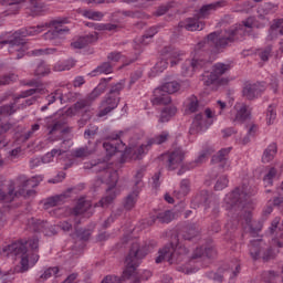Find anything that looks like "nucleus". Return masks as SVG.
<instances>
[{
  "label": "nucleus",
  "mask_w": 283,
  "mask_h": 283,
  "mask_svg": "<svg viewBox=\"0 0 283 283\" xmlns=\"http://www.w3.org/2000/svg\"><path fill=\"white\" fill-rule=\"evenodd\" d=\"M65 23H67V18H59L49 23L20 29L14 33H3L0 35V48L9 45L10 54H15V59H23L25 52H28V44L23 39L41 34L44 28H52L43 34L44 41H50L53 45H61V39H63L64 34L70 33V28L65 27Z\"/></svg>",
  "instance_id": "f257e3e1"
},
{
  "label": "nucleus",
  "mask_w": 283,
  "mask_h": 283,
  "mask_svg": "<svg viewBox=\"0 0 283 283\" xmlns=\"http://www.w3.org/2000/svg\"><path fill=\"white\" fill-rule=\"evenodd\" d=\"M255 25V19L249 17L233 29L224 31H214L207 35V38L199 42L195 49V56L191 62H188L192 70H198L207 63V59L200 57V50L207 46H213L217 52H224L235 41H240V36H251V30Z\"/></svg>",
  "instance_id": "f03ea898"
},
{
  "label": "nucleus",
  "mask_w": 283,
  "mask_h": 283,
  "mask_svg": "<svg viewBox=\"0 0 283 283\" xmlns=\"http://www.w3.org/2000/svg\"><path fill=\"white\" fill-rule=\"evenodd\" d=\"M39 238L33 237L29 241H15L0 249L2 258H20V265L14 268V273H25L39 262Z\"/></svg>",
  "instance_id": "7ed1b4c3"
},
{
  "label": "nucleus",
  "mask_w": 283,
  "mask_h": 283,
  "mask_svg": "<svg viewBox=\"0 0 283 283\" xmlns=\"http://www.w3.org/2000/svg\"><path fill=\"white\" fill-rule=\"evenodd\" d=\"M159 255L155 259L156 264H160L163 260H167L169 264H180L187 255L189 249L180 244L178 235L171 237V241L158 251Z\"/></svg>",
  "instance_id": "20e7f679"
},
{
  "label": "nucleus",
  "mask_w": 283,
  "mask_h": 283,
  "mask_svg": "<svg viewBox=\"0 0 283 283\" xmlns=\"http://www.w3.org/2000/svg\"><path fill=\"white\" fill-rule=\"evenodd\" d=\"M148 253L149 245L138 242L132 243L128 254L125 258V270L122 280H129V277L134 276L138 266H140V262H143L144 258H147Z\"/></svg>",
  "instance_id": "39448f33"
},
{
  "label": "nucleus",
  "mask_w": 283,
  "mask_h": 283,
  "mask_svg": "<svg viewBox=\"0 0 283 283\" xmlns=\"http://www.w3.org/2000/svg\"><path fill=\"white\" fill-rule=\"evenodd\" d=\"M255 193H258L255 188H249V186L237 187L226 196L224 207L228 211H242Z\"/></svg>",
  "instance_id": "423d86ee"
},
{
  "label": "nucleus",
  "mask_w": 283,
  "mask_h": 283,
  "mask_svg": "<svg viewBox=\"0 0 283 283\" xmlns=\"http://www.w3.org/2000/svg\"><path fill=\"white\" fill-rule=\"evenodd\" d=\"M231 70V64L217 63L212 66V71L203 75V84L209 87V85H217V87H224L229 85L228 77H222L227 72Z\"/></svg>",
  "instance_id": "0eeeda50"
},
{
  "label": "nucleus",
  "mask_w": 283,
  "mask_h": 283,
  "mask_svg": "<svg viewBox=\"0 0 283 283\" xmlns=\"http://www.w3.org/2000/svg\"><path fill=\"white\" fill-rule=\"evenodd\" d=\"M65 120H54L53 124L48 125L46 129L49 130V143H55V140H62V145L70 143L72 140V127H65ZM65 127V128H63Z\"/></svg>",
  "instance_id": "6e6552de"
},
{
  "label": "nucleus",
  "mask_w": 283,
  "mask_h": 283,
  "mask_svg": "<svg viewBox=\"0 0 283 283\" xmlns=\"http://www.w3.org/2000/svg\"><path fill=\"white\" fill-rule=\"evenodd\" d=\"M18 190H13V198L22 196V198H32V196L36 195L34 187H39V180L36 178L28 179L27 176L20 175L17 178Z\"/></svg>",
  "instance_id": "1a4fd4ad"
},
{
  "label": "nucleus",
  "mask_w": 283,
  "mask_h": 283,
  "mask_svg": "<svg viewBox=\"0 0 283 283\" xmlns=\"http://www.w3.org/2000/svg\"><path fill=\"white\" fill-rule=\"evenodd\" d=\"M105 182L108 185L107 188V196H105L104 198H102L96 205L95 207H109V205H112L116 198V192L112 191V189H114L116 187V185L118 184V171L113 170V171H106L105 172Z\"/></svg>",
  "instance_id": "9d476101"
},
{
  "label": "nucleus",
  "mask_w": 283,
  "mask_h": 283,
  "mask_svg": "<svg viewBox=\"0 0 283 283\" xmlns=\"http://www.w3.org/2000/svg\"><path fill=\"white\" fill-rule=\"evenodd\" d=\"M266 92V83L264 82H245L243 84L242 88V96L243 98H247V101H255L256 98H260L262 94Z\"/></svg>",
  "instance_id": "9b49d317"
},
{
  "label": "nucleus",
  "mask_w": 283,
  "mask_h": 283,
  "mask_svg": "<svg viewBox=\"0 0 283 283\" xmlns=\"http://www.w3.org/2000/svg\"><path fill=\"white\" fill-rule=\"evenodd\" d=\"M185 150L182 148H176L172 151L161 156V160L165 161L166 169L168 171H175L185 160Z\"/></svg>",
  "instance_id": "f8f14e48"
},
{
  "label": "nucleus",
  "mask_w": 283,
  "mask_h": 283,
  "mask_svg": "<svg viewBox=\"0 0 283 283\" xmlns=\"http://www.w3.org/2000/svg\"><path fill=\"white\" fill-rule=\"evenodd\" d=\"M118 103H120V97L107 94L101 102L99 111L97 113L98 118H103V116H107V114L114 112V109L118 107Z\"/></svg>",
  "instance_id": "ddd939ff"
},
{
  "label": "nucleus",
  "mask_w": 283,
  "mask_h": 283,
  "mask_svg": "<svg viewBox=\"0 0 283 283\" xmlns=\"http://www.w3.org/2000/svg\"><path fill=\"white\" fill-rule=\"evenodd\" d=\"M213 150L211 149H205L200 153L197 159H195L192 163L186 164L181 166V169L178 170V176H182L185 171H189L191 169H196V167H199V165H202L203 163H207V158L211 156Z\"/></svg>",
  "instance_id": "4468645a"
},
{
  "label": "nucleus",
  "mask_w": 283,
  "mask_h": 283,
  "mask_svg": "<svg viewBox=\"0 0 283 283\" xmlns=\"http://www.w3.org/2000/svg\"><path fill=\"white\" fill-rule=\"evenodd\" d=\"M224 273H231L230 277H238V273H240V265H235V270L232 268H219L217 272H209L207 276L209 280H213V282L222 283L224 280Z\"/></svg>",
  "instance_id": "2eb2a0df"
},
{
  "label": "nucleus",
  "mask_w": 283,
  "mask_h": 283,
  "mask_svg": "<svg viewBox=\"0 0 283 283\" xmlns=\"http://www.w3.org/2000/svg\"><path fill=\"white\" fill-rule=\"evenodd\" d=\"M266 248V243L262 239H254L250 241L249 253L252 260H260V254Z\"/></svg>",
  "instance_id": "dca6fc26"
},
{
  "label": "nucleus",
  "mask_w": 283,
  "mask_h": 283,
  "mask_svg": "<svg viewBox=\"0 0 283 283\" xmlns=\"http://www.w3.org/2000/svg\"><path fill=\"white\" fill-rule=\"evenodd\" d=\"M160 54L165 60L170 59V65L174 66L178 65V62L180 61L178 57L182 56L184 53L172 46H165L161 49Z\"/></svg>",
  "instance_id": "f3484780"
},
{
  "label": "nucleus",
  "mask_w": 283,
  "mask_h": 283,
  "mask_svg": "<svg viewBox=\"0 0 283 283\" xmlns=\"http://www.w3.org/2000/svg\"><path fill=\"white\" fill-rule=\"evenodd\" d=\"M227 6V1L221 0L210 4H205L200 8V10L196 13L197 19H207L209 14H211V10H218V8H224Z\"/></svg>",
  "instance_id": "a211bd4d"
},
{
  "label": "nucleus",
  "mask_w": 283,
  "mask_h": 283,
  "mask_svg": "<svg viewBox=\"0 0 283 283\" xmlns=\"http://www.w3.org/2000/svg\"><path fill=\"white\" fill-rule=\"evenodd\" d=\"M96 41H98V36L96 34H88L81 36L75 42L71 43V48L74 50H83V48H87L90 43H96Z\"/></svg>",
  "instance_id": "6ab92c4d"
},
{
  "label": "nucleus",
  "mask_w": 283,
  "mask_h": 283,
  "mask_svg": "<svg viewBox=\"0 0 283 283\" xmlns=\"http://www.w3.org/2000/svg\"><path fill=\"white\" fill-rule=\"evenodd\" d=\"M116 140H118V135H116L112 139V142H105L103 144V147H104L107 156H109V157L114 156V154H116V151H120L125 147V144L123 142H119V144H118Z\"/></svg>",
  "instance_id": "aec40b11"
},
{
  "label": "nucleus",
  "mask_w": 283,
  "mask_h": 283,
  "mask_svg": "<svg viewBox=\"0 0 283 283\" xmlns=\"http://www.w3.org/2000/svg\"><path fill=\"white\" fill-rule=\"evenodd\" d=\"M157 220H159L161 224H169V222L174 220V212H171V210H166L164 212H159L157 216L150 217V220L148 221L149 227L156 224Z\"/></svg>",
  "instance_id": "412c9836"
},
{
  "label": "nucleus",
  "mask_w": 283,
  "mask_h": 283,
  "mask_svg": "<svg viewBox=\"0 0 283 283\" xmlns=\"http://www.w3.org/2000/svg\"><path fill=\"white\" fill-rule=\"evenodd\" d=\"M230 153L231 147L222 148L221 150L218 151L217 155L212 156L211 163L213 165H218V163H220L219 167H221V169H224V167H227V156H229Z\"/></svg>",
  "instance_id": "4be33fe9"
},
{
  "label": "nucleus",
  "mask_w": 283,
  "mask_h": 283,
  "mask_svg": "<svg viewBox=\"0 0 283 283\" xmlns=\"http://www.w3.org/2000/svg\"><path fill=\"white\" fill-rule=\"evenodd\" d=\"M247 120H251V109H249L247 104H242L241 107L237 111L234 123H244Z\"/></svg>",
  "instance_id": "5701e85b"
},
{
  "label": "nucleus",
  "mask_w": 283,
  "mask_h": 283,
  "mask_svg": "<svg viewBox=\"0 0 283 283\" xmlns=\"http://www.w3.org/2000/svg\"><path fill=\"white\" fill-rule=\"evenodd\" d=\"M92 209V201L85 200V198H81L76 206L73 208V216H83L86 211Z\"/></svg>",
  "instance_id": "b1692460"
},
{
  "label": "nucleus",
  "mask_w": 283,
  "mask_h": 283,
  "mask_svg": "<svg viewBox=\"0 0 283 283\" xmlns=\"http://www.w3.org/2000/svg\"><path fill=\"white\" fill-rule=\"evenodd\" d=\"M197 235H200V228H198L196 223L188 224L184 228V240H193V238H197Z\"/></svg>",
  "instance_id": "393cba45"
},
{
  "label": "nucleus",
  "mask_w": 283,
  "mask_h": 283,
  "mask_svg": "<svg viewBox=\"0 0 283 283\" xmlns=\"http://www.w3.org/2000/svg\"><path fill=\"white\" fill-rule=\"evenodd\" d=\"M180 90V84L178 82H166L160 88L155 90V94H160V92H165V94H176Z\"/></svg>",
  "instance_id": "a878e982"
},
{
  "label": "nucleus",
  "mask_w": 283,
  "mask_h": 283,
  "mask_svg": "<svg viewBox=\"0 0 283 283\" xmlns=\"http://www.w3.org/2000/svg\"><path fill=\"white\" fill-rule=\"evenodd\" d=\"M205 28V24L200 22V18H198L197 14H195L193 18L186 19V30L188 32H196V30H202Z\"/></svg>",
  "instance_id": "bb28decb"
},
{
  "label": "nucleus",
  "mask_w": 283,
  "mask_h": 283,
  "mask_svg": "<svg viewBox=\"0 0 283 283\" xmlns=\"http://www.w3.org/2000/svg\"><path fill=\"white\" fill-rule=\"evenodd\" d=\"M90 105H92V103L86 98L84 99H78L73 107H70L66 111L67 116H74L76 114V112H81V109H85V107H90Z\"/></svg>",
  "instance_id": "cd10ccee"
},
{
  "label": "nucleus",
  "mask_w": 283,
  "mask_h": 283,
  "mask_svg": "<svg viewBox=\"0 0 283 283\" xmlns=\"http://www.w3.org/2000/svg\"><path fill=\"white\" fill-rule=\"evenodd\" d=\"M136 200H138V190H133L124 199V209H126V211H132V209L136 207Z\"/></svg>",
  "instance_id": "c85d7f7f"
},
{
  "label": "nucleus",
  "mask_w": 283,
  "mask_h": 283,
  "mask_svg": "<svg viewBox=\"0 0 283 283\" xmlns=\"http://www.w3.org/2000/svg\"><path fill=\"white\" fill-rule=\"evenodd\" d=\"M191 191V181L189 179H182L179 190L175 191V196L180 200L185 198Z\"/></svg>",
  "instance_id": "c756f323"
},
{
  "label": "nucleus",
  "mask_w": 283,
  "mask_h": 283,
  "mask_svg": "<svg viewBox=\"0 0 283 283\" xmlns=\"http://www.w3.org/2000/svg\"><path fill=\"white\" fill-rule=\"evenodd\" d=\"M176 112H178V108H176L175 106L165 107L161 111L159 123H169L172 116H176Z\"/></svg>",
  "instance_id": "7c9ffc66"
},
{
  "label": "nucleus",
  "mask_w": 283,
  "mask_h": 283,
  "mask_svg": "<svg viewBox=\"0 0 283 283\" xmlns=\"http://www.w3.org/2000/svg\"><path fill=\"white\" fill-rule=\"evenodd\" d=\"M92 154H94V145L83 146V147L76 148L73 151L74 158H87V156H92Z\"/></svg>",
  "instance_id": "2f4dec72"
},
{
  "label": "nucleus",
  "mask_w": 283,
  "mask_h": 283,
  "mask_svg": "<svg viewBox=\"0 0 283 283\" xmlns=\"http://www.w3.org/2000/svg\"><path fill=\"white\" fill-rule=\"evenodd\" d=\"M275 154H277V145L271 144L263 153L262 163H271L275 158Z\"/></svg>",
  "instance_id": "473e14b6"
},
{
  "label": "nucleus",
  "mask_w": 283,
  "mask_h": 283,
  "mask_svg": "<svg viewBox=\"0 0 283 283\" xmlns=\"http://www.w3.org/2000/svg\"><path fill=\"white\" fill-rule=\"evenodd\" d=\"M46 222L48 221H44V220H41V219L31 218V219L28 220V227L31 228L32 231L43 233Z\"/></svg>",
  "instance_id": "72a5a7b5"
},
{
  "label": "nucleus",
  "mask_w": 283,
  "mask_h": 283,
  "mask_svg": "<svg viewBox=\"0 0 283 283\" xmlns=\"http://www.w3.org/2000/svg\"><path fill=\"white\" fill-rule=\"evenodd\" d=\"M65 198H67L65 193L51 197L46 199L44 207L45 209H50V207H57V205H63V202L65 201Z\"/></svg>",
  "instance_id": "f704fd0d"
},
{
  "label": "nucleus",
  "mask_w": 283,
  "mask_h": 283,
  "mask_svg": "<svg viewBox=\"0 0 283 283\" xmlns=\"http://www.w3.org/2000/svg\"><path fill=\"white\" fill-rule=\"evenodd\" d=\"M196 198L200 205L209 207V205H211V200H213V193L209 192V190H201Z\"/></svg>",
  "instance_id": "c9c22d12"
},
{
  "label": "nucleus",
  "mask_w": 283,
  "mask_h": 283,
  "mask_svg": "<svg viewBox=\"0 0 283 283\" xmlns=\"http://www.w3.org/2000/svg\"><path fill=\"white\" fill-rule=\"evenodd\" d=\"M8 189V193L0 189V202H12L14 200V182H11Z\"/></svg>",
  "instance_id": "e433bc0d"
},
{
  "label": "nucleus",
  "mask_w": 283,
  "mask_h": 283,
  "mask_svg": "<svg viewBox=\"0 0 283 283\" xmlns=\"http://www.w3.org/2000/svg\"><path fill=\"white\" fill-rule=\"evenodd\" d=\"M21 84L25 85L27 87H33L38 94H45V85H43L41 81L31 80L28 82H21Z\"/></svg>",
  "instance_id": "4c0bfd02"
},
{
  "label": "nucleus",
  "mask_w": 283,
  "mask_h": 283,
  "mask_svg": "<svg viewBox=\"0 0 283 283\" xmlns=\"http://www.w3.org/2000/svg\"><path fill=\"white\" fill-rule=\"evenodd\" d=\"M74 65H76V62L73 59H71L65 62L56 63L54 65L53 70H54V72H66L69 70H72V67H74Z\"/></svg>",
  "instance_id": "58836bf2"
},
{
  "label": "nucleus",
  "mask_w": 283,
  "mask_h": 283,
  "mask_svg": "<svg viewBox=\"0 0 283 283\" xmlns=\"http://www.w3.org/2000/svg\"><path fill=\"white\" fill-rule=\"evenodd\" d=\"M59 273V268H49L46 269L39 279L35 280L36 283H43L45 280H50V277H54Z\"/></svg>",
  "instance_id": "ea45409f"
},
{
  "label": "nucleus",
  "mask_w": 283,
  "mask_h": 283,
  "mask_svg": "<svg viewBox=\"0 0 283 283\" xmlns=\"http://www.w3.org/2000/svg\"><path fill=\"white\" fill-rule=\"evenodd\" d=\"M75 235L82 242H87L92 238V230L85 228H78L75 226Z\"/></svg>",
  "instance_id": "a19ab883"
},
{
  "label": "nucleus",
  "mask_w": 283,
  "mask_h": 283,
  "mask_svg": "<svg viewBox=\"0 0 283 283\" xmlns=\"http://www.w3.org/2000/svg\"><path fill=\"white\" fill-rule=\"evenodd\" d=\"M168 139H169V133L163 132L160 135H157L150 138L147 142V146L151 147V145H163V143H167Z\"/></svg>",
  "instance_id": "79ce46f5"
},
{
  "label": "nucleus",
  "mask_w": 283,
  "mask_h": 283,
  "mask_svg": "<svg viewBox=\"0 0 283 283\" xmlns=\"http://www.w3.org/2000/svg\"><path fill=\"white\" fill-rule=\"evenodd\" d=\"M31 17H39L43 12V3L38 0H29Z\"/></svg>",
  "instance_id": "37998d69"
},
{
  "label": "nucleus",
  "mask_w": 283,
  "mask_h": 283,
  "mask_svg": "<svg viewBox=\"0 0 283 283\" xmlns=\"http://www.w3.org/2000/svg\"><path fill=\"white\" fill-rule=\"evenodd\" d=\"M104 92H105V84L99 83L98 86L95 87L93 92L87 95L86 99L88 101V103H92L93 101H96V98H98V96H101V94H103Z\"/></svg>",
  "instance_id": "c03bdc74"
},
{
  "label": "nucleus",
  "mask_w": 283,
  "mask_h": 283,
  "mask_svg": "<svg viewBox=\"0 0 283 283\" xmlns=\"http://www.w3.org/2000/svg\"><path fill=\"white\" fill-rule=\"evenodd\" d=\"M125 90V81H120L116 83L115 85L111 86L109 92L107 93L109 96H115V98H120V92Z\"/></svg>",
  "instance_id": "a18cd8bd"
},
{
  "label": "nucleus",
  "mask_w": 283,
  "mask_h": 283,
  "mask_svg": "<svg viewBox=\"0 0 283 283\" xmlns=\"http://www.w3.org/2000/svg\"><path fill=\"white\" fill-rule=\"evenodd\" d=\"M153 105H169L171 103V96L164 93L151 101Z\"/></svg>",
  "instance_id": "49530a36"
},
{
  "label": "nucleus",
  "mask_w": 283,
  "mask_h": 283,
  "mask_svg": "<svg viewBox=\"0 0 283 283\" xmlns=\"http://www.w3.org/2000/svg\"><path fill=\"white\" fill-rule=\"evenodd\" d=\"M96 134H98V126L90 124L88 129L84 132V138L85 140H94Z\"/></svg>",
  "instance_id": "de8ad7c7"
},
{
  "label": "nucleus",
  "mask_w": 283,
  "mask_h": 283,
  "mask_svg": "<svg viewBox=\"0 0 283 283\" xmlns=\"http://www.w3.org/2000/svg\"><path fill=\"white\" fill-rule=\"evenodd\" d=\"M277 176V169L275 167L270 168L268 174L263 178L265 187H271L273 185V179Z\"/></svg>",
  "instance_id": "09e8293b"
},
{
  "label": "nucleus",
  "mask_w": 283,
  "mask_h": 283,
  "mask_svg": "<svg viewBox=\"0 0 283 283\" xmlns=\"http://www.w3.org/2000/svg\"><path fill=\"white\" fill-rule=\"evenodd\" d=\"M245 221H247V224H249L250 227L251 233H258L262 231V227H264L262 221H254L251 223V217H248Z\"/></svg>",
  "instance_id": "8fccbe9b"
},
{
  "label": "nucleus",
  "mask_w": 283,
  "mask_h": 283,
  "mask_svg": "<svg viewBox=\"0 0 283 283\" xmlns=\"http://www.w3.org/2000/svg\"><path fill=\"white\" fill-rule=\"evenodd\" d=\"M261 279L265 283H275V280H277V274L275 271H265L261 274Z\"/></svg>",
  "instance_id": "3c124183"
},
{
  "label": "nucleus",
  "mask_w": 283,
  "mask_h": 283,
  "mask_svg": "<svg viewBox=\"0 0 283 283\" xmlns=\"http://www.w3.org/2000/svg\"><path fill=\"white\" fill-rule=\"evenodd\" d=\"M50 72V67L45 65V61H41L34 71L35 76H45Z\"/></svg>",
  "instance_id": "603ef678"
},
{
  "label": "nucleus",
  "mask_w": 283,
  "mask_h": 283,
  "mask_svg": "<svg viewBox=\"0 0 283 283\" xmlns=\"http://www.w3.org/2000/svg\"><path fill=\"white\" fill-rule=\"evenodd\" d=\"M188 109L191 112V114L198 112V108L200 107V103L198 102V97L196 95H191L188 98Z\"/></svg>",
  "instance_id": "864d4df0"
},
{
  "label": "nucleus",
  "mask_w": 283,
  "mask_h": 283,
  "mask_svg": "<svg viewBox=\"0 0 283 283\" xmlns=\"http://www.w3.org/2000/svg\"><path fill=\"white\" fill-rule=\"evenodd\" d=\"M227 187H229V178L227 176H221L214 185V190L222 191V189H227Z\"/></svg>",
  "instance_id": "5fc2aeb1"
},
{
  "label": "nucleus",
  "mask_w": 283,
  "mask_h": 283,
  "mask_svg": "<svg viewBox=\"0 0 283 283\" xmlns=\"http://www.w3.org/2000/svg\"><path fill=\"white\" fill-rule=\"evenodd\" d=\"M95 72H99V74H112V72H114V67L112 66V63L104 62L97 66Z\"/></svg>",
  "instance_id": "6e6d98bb"
},
{
  "label": "nucleus",
  "mask_w": 283,
  "mask_h": 283,
  "mask_svg": "<svg viewBox=\"0 0 283 283\" xmlns=\"http://www.w3.org/2000/svg\"><path fill=\"white\" fill-rule=\"evenodd\" d=\"M255 132H258V126L255 124H251L248 129V135L242 139V145H249V143H251V136H255Z\"/></svg>",
  "instance_id": "4d7b16f0"
},
{
  "label": "nucleus",
  "mask_w": 283,
  "mask_h": 283,
  "mask_svg": "<svg viewBox=\"0 0 283 283\" xmlns=\"http://www.w3.org/2000/svg\"><path fill=\"white\" fill-rule=\"evenodd\" d=\"M17 81V75L14 73L0 76V87L3 85H10L11 83H14Z\"/></svg>",
  "instance_id": "13d9d810"
},
{
  "label": "nucleus",
  "mask_w": 283,
  "mask_h": 283,
  "mask_svg": "<svg viewBox=\"0 0 283 283\" xmlns=\"http://www.w3.org/2000/svg\"><path fill=\"white\" fill-rule=\"evenodd\" d=\"M39 129H41V125L40 124H33L31 125L30 130H28L27 133L23 134V139L24 140H30V138H32L34 136V134H36V132H39Z\"/></svg>",
  "instance_id": "bf43d9fd"
},
{
  "label": "nucleus",
  "mask_w": 283,
  "mask_h": 283,
  "mask_svg": "<svg viewBox=\"0 0 283 283\" xmlns=\"http://www.w3.org/2000/svg\"><path fill=\"white\" fill-rule=\"evenodd\" d=\"M271 34H281L283 36L282 20H277L270 27Z\"/></svg>",
  "instance_id": "052dcab7"
},
{
  "label": "nucleus",
  "mask_w": 283,
  "mask_h": 283,
  "mask_svg": "<svg viewBox=\"0 0 283 283\" xmlns=\"http://www.w3.org/2000/svg\"><path fill=\"white\" fill-rule=\"evenodd\" d=\"M268 125H273V120H275L277 113L275 112V105H270L268 107Z\"/></svg>",
  "instance_id": "680f3d73"
},
{
  "label": "nucleus",
  "mask_w": 283,
  "mask_h": 283,
  "mask_svg": "<svg viewBox=\"0 0 283 283\" xmlns=\"http://www.w3.org/2000/svg\"><path fill=\"white\" fill-rule=\"evenodd\" d=\"M44 230L42 231V233H44V235L46 237H52V235H56V233H59L56 231V226H52L50 223H45V227L43 228Z\"/></svg>",
  "instance_id": "e2e57ef3"
},
{
  "label": "nucleus",
  "mask_w": 283,
  "mask_h": 283,
  "mask_svg": "<svg viewBox=\"0 0 283 283\" xmlns=\"http://www.w3.org/2000/svg\"><path fill=\"white\" fill-rule=\"evenodd\" d=\"M261 258L263 262H269V260H273L275 258V252H273V248H265Z\"/></svg>",
  "instance_id": "0e129e2a"
},
{
  "label": "nucleus",
  "mask_w": 283,
  "mask_h": 283,
  "mask_svg": "<svg viewBox=\"0 0 283 283\" xmlns=\"http://www.w3.org/2000/svg\"><path fill=\"white\" fill-rule=\"evenodd\" d=\"M202 127H205V124L193 120L190 127V134H198L199 132H202Z\"/></svg>",
  "instance_id": "69168bd1"
},
{
  "label": "nucleus",
  "mask_w": 283,
  "mask_h": 283,
  "mask_svg": "<svg viewBox=\"0 0 283 283\" xmlns=\"http://www.w3.org/2000/svg\"><path fill=\"white\" fill-rule=\"evenodd\" d=\"M14 112H17L14 109V104L4 105V106L0 107V114H8L9 116H12V114H14Z\"/></svg>",
  "instance_id": "338daca9"
},
{
  "label": "nucleus",
  "mask_w": 283,
  "mask_h": 283,
  "mask_svg": "<svg viewBox=\"0 0 283 283\" xmlns=\"http://www.w3.org/2000/svg\"><path fill=\"white\" fill-rule=\"evenodd\" d=\"M123 280L118 276L107 275L105 276L101 283H120Z\"/></svg>",
  "instance_id": "774afa93"
}]
</instances>
